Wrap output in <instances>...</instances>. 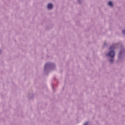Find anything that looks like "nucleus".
Returning <instances> with one entry per match:
<instances>
[{
	"label": "nucleus",
	"mask_w": 125,
	"mask_h": 125,
	"mask_svg": "<svg viewBox=\"0 0 125 125\" xmlns=\"http://www.w3.org/2000/svg\"><path fill=\"white\" fill-rule=\"evenodd\" d=\"M108 5H109V6H112L113 5V3L111 1H109L108 3Z\"/></svg>",
	"instance_id": "3"
},
{
	"label": "nucleus",
	"mask_w": 125,
	"mask_h": 125,
	"mask_svg": "<svg viewBox=\"0 0 125 125\" xmlns=\"http://www.w3.org/2000/svg\"><path fill=\"white\" fill-rule=\"evenodd\" d=\"M113 61H114V59H113L109 60V62H110V63H113Z\"/></svg>",
	"instance_id": "4"
},
{
	"label": "nucleus",
	"mask_w": 125,
	"mask_h": 125,
	"mask_svg": "<svg viewBox=\"0 0 125 125\" xmlns=\"http://www.w3.org/2000/svg\"><path fill=\"white\" fill-rule=\"evenodd\" d=\"M52 7H53V5H52V4L51 3L48 4L47 8H48V9H51Z\"/></svg>",
	"instance_id": "2"
},
{
	"label": "nucleus",
	"mask_w": 125,
	"mask_h": 125,
	"mask_svg": "<svg viewBox=\"0 0 125 125\" xmlns=\"http://www.w3.org/2000/svg\"><path fill=\"white\" fill-rule=\"evenodd\" d=\"M114 49H115V45H113L110 47L109 50H110V51L108 54H106V56H110V57H115V51H114Z\"/></svg>",
	"instance_id": "1"
},
{
	"label": "nucleus",
	"mask_w": 125,
	"mask_h": 125,
	"mask_svg": "<svg viewBox=\"0 0 125 125\" xmlns=\"http://www.w3.org/2000/svg\"><path fill=\"white\" fill-rule=\"evenodd\" d=\"M123 34H124V35H125V29L123 31Z\"/></svg>",
	"instance_id": "5"
},
{
	"label": "nucleus",
	"mask_w": 125,
	"mask_h": 125,
	"mask_svg": "<svg viewBox=\"0 0 125 125\" xmlns=\"http://www.w3.org/2000/svg\"><path fill=\"white\" fill-rule=\"evenodd\" d=\"M88 124V123L86 122V123H85V124H84V125H87Z\"/></svg>",
	"instance_id": "6"
}]
</instances>
